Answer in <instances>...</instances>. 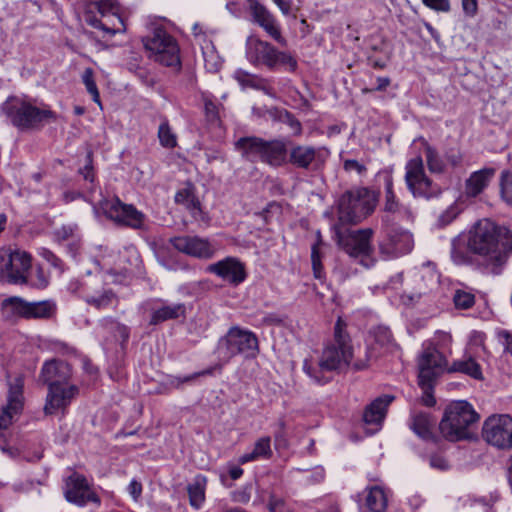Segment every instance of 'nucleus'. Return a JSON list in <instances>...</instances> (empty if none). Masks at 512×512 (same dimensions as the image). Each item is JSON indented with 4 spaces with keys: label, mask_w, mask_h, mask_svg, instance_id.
Instances as JSON below:
<instances>
[{
    "label": "nucleus",
    "mask_w": 512,
    "mask_h": 512,
    "mask_svg": "<svg viewBox=\"0 0 512 512\" xmlns=\"http://www.w3.org/2000/svg\"><path fill=\"white\" fill-rule=\"evenodd\" d=\"M466 246L479 257L486 273L500 275L512 255V231L489 219H481L469 231Z\"/></svg>",
    "instance_id": "obj_1"
},
{
    "label": "nucleus",
    "mask_w": 512,
    "mask_h": 512,
    "mask_svg": "<svg viewBox=\"0 0 512 512\" xmlns=\"http://www.w3.org/2000/svg\"><path fill=\"white\" fill-rule=\"evenodd\" d=\"M347 324L339 317L334 326L333 341L327 344L316 364L305 360L303 371L316 383L325 384L330 381L327 373L347 368L353 357L352 340L346 330Z\"/></svg>",
    "instance_id": "obj_2"
},
{
    "label": "nucleus",
    "mask_w": 512,
    "mask_h": 512,
    "mask_svg": "<svg viewBox=\"0 0 512 512\" xmlns=\"http://www.w3.org/2000/svg\"><path fill=\"white\" fill-rule=\"evenodd\" d=\"M71 378L72 367L66 361L52 359L43 364L39 379L48 387L44 405L46 415H53L59 411L64 413L79 394V387L70 383Z\"/></svg>",
    "instance_id": "obj_3"
},
{
    "label": "nucleus",
    "mask_w": 512,
    "mask_h": 512,
    "mask_svg": "<svg viewBox=\"0 0 512 512\" xmlns=\"http://www.w3.org/2000/svg\"><path fill=\"white\" fill-rule=\"evenodd\" d=\"M378 199L379 193L367 187H356L346 191L337 201L336 224H359L374 212Z\"/></svg>",
    "instance_id": "obj_4"
},
{
    "label": "nucleus",
    "mask_w": 512,
    "mask_h": 512,
    "mask_svg": "<svg viewBox=\"0 0 512 512\" xmlns=\"http://www.w3.org/2000/svg\"><path fill=\"white\" fill-rule=\"evenodd\" d=\"M1 111L20 130L37 129L46 122L56 120V113L47 105L38 107L30 100L18 96L8 97L1 105Z\"/></svg>",
    "instance_id": "obj_5"
},
{
    "label": "nucleus",
    "mask_w": 512,
    "mask_h": 512,
    "mask_svg": "<svg viewBox=\"0 0 512 512\" xmlns=\"http://www.w3.org/2000/svg\"><path fill=\"white\" fill-rule=\"evenodd\" d=\"M479 420V415L472 405L464 400L450 403L439 423L443 438L457 442L471 437L470 427Z\"/></svg>",
    "instance_id": "obj_6"
},
{
    "label": "nucleus",
    "mask_w": 512,
    "mask_h": 512,
    "mask_svg": "<svg viewBox=\"0 0 512 512\" xmlns=\"http://www.w3.org/2000/svg\"><path fill=\"white\" fill-rule=\"evenodd\" d=\"M235 148L247 160L256 159L272 166L281 167L287 163V143L284 139L264 140L256 136L241 137Z\"/></svg>",
    "instance_id": "obj_7"
},
{
    "label": "nucleus",
    "mask_w": 512,
    "mask_h": 512,
    "mask_svg": "<svg viewBox=\"0 0 512 512\" xmlns=\"http://www.w3.org/2000/svg\"><path fill=\"white\" fill-rule=\"evenodd\" d=\"M259 352V340L256 334L237 326L231 327L218 340L216 346L217 358L222 364L229 363L237 355H242L245 359H254Z\"/></svg>",
    "instance_id": "obj_8"
},
{
    "label": "nucleus",
    "mask_w": 512,
    "mask_h": 512,
    "mask_svg": "<svg viewBox=\"0 0 512 512\" xmlns=\"http://www.w3.org/2000/svg\"><path fill=\"white\" fill-rule=\"evenodd\" d=\"M246 57L254 66H265L269 70L284 66L294 72L298 67L297 60L290 53L279 51L269 42L253 36L246 41Z\"/></svg>",
    "instance_id": "obj_9"
},
{
    "label": "nucleus",
    "mask_w": 512,
    "mask_h": 512,
    "mask_svg": "<svg viewBox=\"0 0 512 512\" xmlns=\"http://www.w3.org/2000/svg\"><path fill=\"white\" fill-rule=\"evenodd\" d=\"M418 384L423 390L422 402L431 407L436 403L433 389L437 378L445 371L447 359L436 348H427L419 359Z\"/></svg>",
    "instance_id": "obj_10"
},
{
    "label": "nucleus",
    "mask_w": 512,
    "mask_h": 512,
    "mask_svg": "<svg viewBox=\"0 0 512 512\" xmlns=\"http://www.w3.org/2000/svg\"><path fill=\"white\" fill-rule=\"evenodd\" d=\"M344 225L334 224L333 231L335 239L340 248H342L350 257L360 258L361 264L370 266L368 262L374 251L371 244L374 231L371 228L358 230H343Z\"/></svg>",
    "instance_id": "obj_11"
},
{
    "label": "nucleus",
    "mask_w": 512,
    "mask_h": 512,
    "mask_svg": "<svg viewBox=\"0 0 512 512\" xmlns=\"http://www.w3.org/2000/svg\"><path fill=\"white\" fill-rule=\"evenodd\" d=\"M93 210L97 216L103 213L119 225L135 230H147L148 228L145 214L137 210L132 204L121 202L119 198L113 200L104 198L97 205H93Z\"/></svg>",
    "instance_id": "obj_12"
},
{
    "label": "nucleus",
    "mask_w": 512,
    "mask_h": 512,
    "mask_svg": "<svg viewBox=\"0 0 512 512\" xmlns=\"http://www.w3.org/2000/svg\"><path fill=\"white\" fill-rule=\"evenodd\" d=\"M143 44L146 50L151 53L150 57L155 62L167 67L180 64L178 45L166 30L162 28L154 29L150 35L143 39Z\"/></svg>",
    "instance_id": "obj_13"
},
{
    "label": "nucleus",
    "mask_w": 512,
    "mask_h": 512,
    "mask_svg": "<svg viewBox=\"0 0 512 512\" xmlns=\"http://www.w3.org/2000/svg\"><path fill=\"white\" fill-rule=\"evenodd\" d=\"M379 176L383 178L385 190V200L381 216L382 226H397L401 223L412 221V211L408 206L402 204L394 193L392 172L384 170L379 173Z\"/></svg>",
    "instance_id": "obj_14"
},
{
    "label": "nucleus",
    "mask_w": 512,
    "mask_h": 512,
    "mask_svg": "<svg viewBox=\"0 0 512 512\" xmlns=\"http://www.w3.org/2000/svg\"><path fill=\"white\" fill-rule=\"evenodd\" d=\"M405 183L414 197L431 199L441 194V188L426 175L421 156H416L406 163Z\"/></svg>",
    "instance_id": "obj_15"
},
{
    "label": "nucleus",
    "mask_w": 512,
    "mask_h": 512,
    "mask_svg": "<svg viewBox=\"0 0 512 512\" xmlns=\"http://www.w3.org/2000/svg\"><path fill=\"white\" fill-rule=\"evenodd\" d=\"M1 307L8 318L24 319H48L55 310V305L50 301L29 302L18 296L4 299Z\"/></svg>",
    "instance_id": "obj_16"
},
{
    "label": "nucleus",
    "mask_w": 512,
    "mask_h": 512,
    "mask_svg": "<svg viewBox=\"0 0 512 512\" xmlns=\"http://www.w3.org/2000/svg\"><path fill=\"white\" fill-rule=\"evenodd\" d=\"M483 438L499 449L512 447V418L509 415L490 416L483 425Z\"/></svg>",
    "instance_id": "obj_17"
},
{
    "label": "nucleus",
    "mask_w": 512,
    "mask_h": 512,
    "mask_svg": "<svg viewBox=\"0 0 512 512\" xmlns=\"http://www.w3.org/2000/svg\"><path fill=\"white\" fill-rule=\"evenodd\" d=\"M326 157L327 153L323 148L295 144L288 150L287 163L297 169L315 172L322 168Z\"/></svg>",
    "instance_id": "obj_18"
},
{
    "label": "nucleus",
    "mask_w": 512,
    "mask_h": 512,
    "mask_svg": "<svg viewBox=\"0 0 512 512\" xmlns=\"http://www.w3.org/2000/svg\"><path fill=\"white\" fill-rule=\"evenodd\" d=\"M83 9V17L88 25L96 29H101L111 35H114L117 29L110 28L102 23L98 15L105 17L111 14L117 16L118 21L122 23L119 17V3L117 0H84Z\"/></svg>",
    "instance_id": "obj_19"
},
{
    "label": "nucleus",
    "mask_w": 512,
    "mask_h": 512,
    "mask_svg": "<svg viewBox=\"0 0 512 512\" xmlns=\"http://www.w3.org/2000/svg\"><path fill=\"white\" fill-rule=\"evenodd\" d=\"M385 237L379 243L381 254L388 258H397L408 254L413 248L412 235L397 226L383 227Z\"/></svg>",
    "instance_id": "obj_20"
},
{
    "label": "nucleus",
    "mask_w": 512,
    "mask_h": 512,
    "mask_svg": "<svg viewBox=\"0 0 512 512\" xmlns=\"http://www.w3.org/2000/svg\"><path fill=\"white\" fill-rule=\"evenodd\" d=\"M171 245L179 252L202 260L212 259L216 246L207 238L199 236H177L170 239Z\"/></svg>",
    "instance_id": "obj_21"
},
{
    "label": "nucleus",
    "mask_w": 512,
    "mask_h": 512,
    "mask_svg": "<svg viewBox=\"0 0 512 512\" xmlns=\"http://www.w3.org/2000/svg\"><path fill=\"white\" fill-rule=\"evenodd\" d=\"M1 271L11 284H26L27 273L31 268V256L25 251L15 250L2 256Z\"/></svg>",
    "instance_id": "obj_22"
},
{
    "label": "nucleus",
    "mask_w": 512,
    "mask_h": 512,
    "mask_svg": "<svg viewBox=\"0 0 512 512\" xmlns=\"http://www.w3.org/2000/svg\"><path fill=\"white\" fill-rule=\"evenodd\" d=\"M65 499L78 506H85L88 502L100 505L99 496L91 489L85 476L73 473L65 482Z\"/></svg>",
    "instance_id": "obj_23"
},
{
    "label": "nucleus",
    "mask_w": 512,
    "mask_h": 512,
    "mask_svg": "<svg viewBox=\"0 0 512 512\" xmlns=\"http://www.w3.org/2000/svg\"><path fill=\"white\" fill-rule=\"evenodd\" d=\"M206 271L216 275L232 286L240 285L247 277L245 264L232 256L208 265Z\"/></svg>",
    "instance_id": "obj_24"
},
{
    "label": "nucleus",
    "mask_w": 512,
    "mask_h": 512,
    "mask_svg": "<svg viewBox=\"0 0 512 512\" xmlns=\"http://www.w3.org/2000/svg\"><path fill=\"white\" fill-rule=\"evenodd\" d=\"M495 171L494 168H483L473 172L465 182V194L471 198L480 195L495 175Z\"/></svg>",
    "instance_id": "obj_25"
},
{
    "label": "nucleus",
    "mask_w": 512,
    "mask_h": 512,
    "mask_svg": "<svg viewBox=\"0 0 512 512\" xmlns=\"http://www.w3.org/2000/svg\"><path fill=\"white\" fill-rule=\"evenodd\" d=\"M394 400V396L383 395L372 401L364 410L363 421L366 424L380 425L385 418L388 406Z\"/></svg>",
    "instance_id": "obj_26"
},
{
    "label": "nucleus",
    "mask_w": 512,
    "mask_h": 512,
    "mask_svg": "<svg viewBox=\"0 0 512 512\" xmlns=\"http://www.w3.org/2000/svg\"><path fill=\"white\" fill-rule=\"evenodd\" d=\"M185 317L186 305L184 303L164 305L153 311L150 324L157 325L167 320H176Z\"/></svg>",
    "instance_id": "obj_27"
},
{
    "label": "nucleus",
    "mask_w": 512,
    "mask_h": 512,
    "mask_svg": "<svg viewBox=\"0 0 512 512\" xmlns=\"http://www.w3.org/2000/svg\"><path fill=\"white\" fill-rule=\"evenodd\" d=\"M448 373H462L475 380H482L483 373L480 364L471 356L455 360L451 366L447 367Z\"/></svg>",
    "instance_id": "obj_28"
},
{
    "label": "nucleus",
    "mask_w": 512,
    "mask_h": 512,
    "mask_svg": "<svg viewBox=\"0 0 512 512\" xmlns=\"http://www.w3.org/2000/svg\"><path fill=\"white\" fill-rule=\"evenodd\" d=\"M435 425V420L428 413H417L412 417V422L410 424V428L414 431L416 435L424 440H433V427Z\"/></svg>",
    "instance_id": "obj_29"
},
{
    "label": "nucleus",
    "mask_w": 512,
    "mask_h": 512,
    "mask_svg": "<svg viewBox=\"0 0 512 512\" xmlns=\"http://www.w3.org/2000/svg\"><path fill=\"white\" fill-rule=\"evenodd\" d=\"M206 485V476L198 474L193 478V481L189 483L187 486L189 503L196 510L200 509L205 501Z\"/></svg>",
    "instance_id": "obj_30"
},
{
    "label": "nucleus",
    "mask_w": 512,
    "mask_h": 512,
    "mask_svg": "<svg viewBox=\"0 0 512 512\" xmlns=\"http://www.w3.org/2000/svg\"><path fill=\"white\" fill-rule=\"evenodd\" d=\"M272 456L271 439L269 436L259 438L251 452L245 453L239 458L240 464L255 461L259 458L268 459Z\"/></svg>",
    "instance_id": "obj_31"
},
{
    "label": "nucleus",
    "mask_w": 512,
    "mask_h": 512,
    "mask_svg": "<svg viewBox=\"0 0 512 512\" xmlns=\"http://www.w3.org/2000/svg\"><path fill=\"white\" fill-rule=\"evenodd\" d=\"M371 336L374 339V343L379 345L384 352L393 353L398 350V345L393 339V335L390 329L386 326H377L370 331Z\"/></svg>",
    "instance_id": "obj_32"
},
{
    "label": "nucleus",
    "mask_w": 512,
    "mask_h": 512,
    "mask_svg": "<svg viewBox=\"0 0 512 512\" xmlns=\"http://www.w3.org/2000/svg\"><path fill=\"white\" fill-rule=\"evenodd\" d=\"M423 147L428 170L432 174H443L446 170V164L437 149L431 146L426 140H423Z\"/></svg>",
    "instance_id": "obj_33"
},
{
    "label": "nucleus",
    "mask_w": 512,
    "mask_h": 512,
    "mask_svg": "<svg viewBox=\"0 0 512 512\" xmlns=\"http://www.w3.org/2000/svg\"><path fill=\"white\" fill-rule=\"evenodd\" d=\"M23 379L17 377L9 385L8 402L9 408L14 412H21L23 408Z\"/></svg>",
    "instance_id": "obj_34"
},
{
    "label": "nucleus",
    "mask_w": 512,
    "mask_h": 512,
    "mask_svg": "<svg viewBox=\"0 0 512 512\" xmlns=\"http://www.w3.org/2000/svg\"><path fill=\"white\" fill-rule=\"evenodd\" d=\"M366 506L371 512H385L387 508V497L379 486L369 488L366 497Z\"/></svg>",
    "instance_id": "obj_35"
},
{
    "label": "nucleus",
    "mask_w": 512,
    "mask_h": 512,
    "mask_svg": "<svg viewBox=\"0 0 512 512\" xmlns=\"http://www.w3.org/2000/svg\"><path fill=\"white\" fill-rule=\"evenodd\" d=\"M271 115L275 120L286 124L292 130V134L294 136L302 134V125L300 121L288 110L276 108L271 112Z\"/></svg>",
    "instance_id": "obj_36"
},
{
    "label": "nucleus",
    "mask_w": 512,
    "mask_h": 512,
    "mask_svg": "<svg viewBox=\"0 0 512 512\" xmlns=\"http://www.w3.org/2000/svg\"><path fill=\"white\" fill-rule=\"evenodd\" d=\"M469 250L465 249V243L459 237L452 240L451 243V259L457 265L469 264L472 261V257L469 254Z\"/></svg>",
    "instance_id": "obj_37"
},
{
    "label": "nucleus",
    "mask_w": 512,
    "mask_h": 512,
    "mask_svg": "<svg viewBox=\"0 0 512 512\" xmlns=\"http://www.w3.org/2000/svg\"><path fill=\"white\" fill-rule=\"evenodd\" d=\"M175 202L184 205L192 213L200 211V202L191 188L179 190L175 195Z\"/></svg>",
    "instance_id": "obj_38"
},
{
    "label": "nucleus",
    "mask_w": 512,
    "mask_h": 512,
    "mask_svg": "<svg viewBox=\"0 0 512 512\" xmlns=\"http://www.w3.org/2000/svg\"><path fill=\"white\" fill-rule=\"evenodd\" d=\"M411 283L413 285L412 289H405L404 296L411 302L418 301L421 296L425 294L427 289L424 283V277L419 273H415L411 279Z\"/></svg>",
    "instance_id": "obj_39"
},
{
    "label": "nucleus",
    "mask_w": 512,
    "mask_h": 512,
    "mask_svg": "<svg viewBox=\"0 0 512 512\" xmlns=\"http://www.w3.org/2000/svg\"><path fill=\"white\" fill-rule=\"evenodd\" d=\"M259 26L278 44L286 46L287 40L282 36L280 26L273 15L260 23Z\"/></svg>",
    "instance_id": "obj_40"
},
{
    "label": "nucleus",
    "mask_w": 512,
    "mask_h": 512,
    "mask_svg": "<svg viewBox=\"0 0 512 512\" xmlns=\"http://www.w3.org/2000/svg\"><path fill=\"white\" fill-rule=\"evenodd\" d=\"M158 138L160 144L165 148H174L177 146L176 135L172 132L167 119H163L158 128Z\"/></svg>",
    "instance_id": "obj_41"
},
{
    "label": "nucleus",
    "mask_w": 512,
    "mask_h": 512,
    "mask_svg": "<svg viewBox=\"0 0 512 512\" xmlns=\"http://www.w3.org/2000/svg\"><path fill=\"white\" fill-rule=\"evenodd\" d=\"M248 9L253 18V21L256 24H260L264 22L266 19L270 18L272 14L268 11V9L262 5L258 0H247Z\"/></svg>",
    "instance_id": "obj_42"
},
{
    "label": "nucleus",
    "mask_w": 512,
    "mask_h": 512,
    "mask_svg": "<svg viewBox=\"0 0 512 512\" xmlns=\"http://www.w3.org/2000/svg\"><path fill=\"white\" fill-rule=\"evenodd\" d=\"M318 237L320 238V233H318ZM321 244V240L319 239L316 244L312 246L311 249V262H312V270L313 275L316 279L322 280L325 278L324 268L321 262V254L319 251V245Z\"/></svg>",
    "instance_id": "obj_43"
},
{
    "label": "nucleus",
    "mask_w": 512,
    "mask_h": 512,
    "mask_svg": "<svg viewBox=\"0 0 512 512\" xmlns=\"http://www.w3.org/2000/svg\"><path fill=\"white\" fill-rule=\"evenodd\" d=\"M234 78L242 87H250L253 89H257V87H260L259 85L261 83L262 77L255 74H251L245 70L238 69L234 73Z\"/></svg>",
    "instance_id": "obj_44"
},
{
    "label": "nucleus",
    "mask_w": 512,
    "mask_h": 512,
    "mask_svg": "<svg viewBox=\"0 0 512 512\" xmlns=\"http://www.w3.org/2000/svg\"><path fill=\"white\" fill-rule=\"evenodd\" d=\"M82 81L86 87L87 92L92 96L95 103L100 104V94L94 80V71L92 68H86L82 75Z\"/></svg>",
    "instance_id": "obj_45"
},
{
    "label": "nucleus",
    "mask_w": 512,
    "mask_h": 512,
    "mask_svg": "<svg viewBox=\"0 0 512 512\" xmlns=\"http://www.w3.org/2000/svg\"><path fill=\"white\" fill-rule=\"evenodd\" d=\"M114 299L115 294L112 292V290H105L99 296H88L86 298V302L89 305L96 307L97 309H102L111 305Z\"/></svg>",
    "instance_id": "obj_46"
},
{
    "label": "nucleus",
    "mask_w": 512,
    "mask_h": 512,
    "mask_svg": "<svg viewBox=\"0 0 512 512\" xmlns=\"http://www.w3.org/2000/svg\"><path fill=\"white\" fill-rule=\"evenodd\" d=\"M500 191L503 200L512 205V173L503 171L500 178Z\"/></svg>",
    "instance_id": "obj_47"
},
{
    "label": "nucleus",
    "mask_w": 512,
    "mask_h": 512,
    "mask_svg": "<svg viewBox=\"0 0 512 512\" xmlns=\"http://www.w3.org/2000/svg\"><path fill=\"white\" fill-rule=\"evenodd\" d=\"M210 374H212V369H206V370L201 371V372H195V373H192L190 375L183 376V377L171 376L168 379V384L171 387H173V388L179 389V388L182 387L183 384L190 383V382L194 381L195 379H197L200 376L210 375Z\"/></svg>",
    "instance_id": "obj_48"
},
{
    "label": "nucleus",
    "mask_w": 512,
    "mask_h": 512,
    "mask_svg": "<svg viewBox=\"0 0 512 512\" xmlns=\"http://www.w3.org/2000/svg\"><path fill=\"white\" fill-rule=\"evenodd\" d=\"M453 301L458 309H469L475 303V296L470 292L464 290H456L453 296Z\"/></svg>",
    "instance_id": "obj_49"
},
{
    "label": "nucleus",
    "mask_w": 512,
    "mask_h": 512,
    "mask_svg": "<svg viewBox=\"0 0 512 512\" xmlns=\"http://www.w3.org/2000/svg\"><path fill=\"white\" fill-rule=\"evenodd\" d=\"M274 441L276 448H287L288 440L286 437V423L283 419L277 422V429L274 432Z\"/></svg>",
    "instance_id": "obj_50"
},
{
    "label": "nucleus",
    "mask_w": 512,
    "mask_h": 512,
    "mask_svg": "<svg viewBox=\"0 0 512 512\" xmlns=\"http://www.w3.org/2000/svg\"><path fill=\"white\" fill-rule=\"evenodd\" d=\"M106 322L107 324H110L111 329L114 332V337L119 339L121 341V345L124 346V344L127 343L130 335L128 327L118 322H114L113 320H106Z\"/></svg>",
    "instance_id": "obj_51"
},
{
    "label": "nucleus",
    "mask_w": 512,
    "mask_h": 512,
    "mask_svg": "<svg viewBox=\"0 0 512 512\" xmlns=\"http://www.w3.org/2000/svg\"><path fill=\"white\" fill-rule=\"evenodd\" d=\"M460 213L457 205H450L444 212L438 217V226L445 227L449 225Z\"/></svg>",
    "instance_id": "obj_52"
},
{
    "label": "nucleus",
    "mask_w": 512,
    "mask_h": 512,
    "mask_svg": "<svg viewBox=\"0 0 512 512\" xmlns=\"http://www.w3.org/2000/svg\"><path fill=\"white\" fill-rule=\"evenodd\" d=\"M268 509L270 512H292L285 501L273 492L269 493Z\"/></svg>",
    "instance_id": "obj_53"
},
{
    "label": "nucleus",
    "mask_w": 512,
    "mask_h": 512,
    "mask_svg": "<svg viewBox=\"0 0 512 512\" xmlns=\"http://www.w3.org/2000/svg\"><path fill=\"white\" fill-rule=\"evenodd\" d=\"M377 357L375 353V348L373 346H368L365 351L364 358H357L353 363V368L356 371L364 370L368 367L369 361L371 358Z\"/></svg>",
    "instance_id": "obj_54"
},
{
    "label": "nucleus",
    "mask_w": 512,
    "mask_h": 512,
    "mask_svg": "<svg viewBox=\"0 0 512 512\" xmlns=\"http://www.w3.org/2000/svg\"><path fill=\"white\" fill-rule=\"evenodd\" d=\"M40 255L53 266L55 269L62 273L64 271V263L63 261L57 257L52 251L43 248L40 252Z\"/></svg>",
    "instance_id": "obj_55"
},
{
    "label": "nucleus",
    "mask_w": 512,
    "mask_h": 512,
    "mask_svg": "<svg viewBox=\"0 0 512 512\" xmlns=\"http://www.w3.org/2000/svg\"><path fill=\"white\" fill-rule=\"evenodd\" d=\"M19 413L10 409L9 405L3 407L0 413V430H6L12 424L13 417Z\"/></svg>",
    "instance_id": "obj_56"
},
{
    "label": "nucleus",
    "mask_w": 512,
    "mask_h": 512,
    "mask_svg": "<svg viewBox=\"0 0 512 512\" xmlns=\"http://www.w3.org/2000/svg\"><path fill=\"white\" fill-rule=\"evenodd\" d=\"M496 334L499 342L504 347V351L512 354V334L504 329L498 330Z\"/></svg>",
    "instance_id": "obj_57"
},
{
    "label": "nucleus",
    "mask_w": 512,
    "mask_h": 512,
    "mask_svg": "<svg viewBox=\"0 0 512 512\" xmlns=\"http://www.w3.org/2000/svg\"><path fill=\"white\" fill-rule=\"evenodd\" d=\"M343 168L346 172L355 171L357 174L362 175L367 171L364 164H361L355 159H346L343 162Z\"/></svg>",
    "instance_id": "obj_58"
},
{
    "label": "nucleus",
    "mask_w": 512,
    "mask_h": 512,
    "mask_svg": "<svg viewBox=\"0 0 512 512\" xmlns=\"http://www.w3.org/2000/svg\"><path fill=\"white\" fill-rule=\"evenodd\" d=\"M73 233L74 228L71 225H63L62 227L55 229L53 235L58 242H62L72 237Z\"/></svg>",
    "instance_id": "obj_59"
},
{
    "label": "nucleus",
    "mask_w": 512,
    "mask_h": 512,
    "mask_svg": "<svg viewBox=\"0 0 512 512\" xmlns=\"http://www.w3.org/2000/svg\"><path fill=\"white\" fill-rule=\"evenodd\" d=\"M427 7L441 12H448L450 10L449 0H422Z\"/></svg>",
    "instance_id": "obj_60"
},
{
    "label": "nucleus",
    "mask_w": 512,
    "mask_h": 512,
    "mask_svg": "<svg viewBox=\"0 0 512 512\" xmlns=\"http://www.w3.org/2000/svg\"><path fill=\"white\" fill-rule=\"evenodd\" d=\"M79 173L83 176L86 181L93 182V166H92V153L88 152L86 156V164L79 170Z\"/></svg>",
    "instance_id": "obj_61"
},
{
    "label": "nucleus",
    "mask_w": 512,
    "mask_h": 512,
    "mask_svg": "<svg viewBox=\"0 0 512 512\" xmlns=\"http://www.w3.org/2000/svg\"><path fill=\"white\" fill-rule=\"evenodd\" d=\"M252 486L247 485L243 489L234 492V500L239 503H248L251 498Z\"/></svg>",
    "instance_id": "obj_62"
},
{
    "label": "nucleus",
    "mask_w": 512,
    "mask_h": 512,
    "mask_svg": "<svg viewBox=\"0 0 512 512\" xmlns=\"http://www.w3.org/2000/svg\"><path fill=\"white\" fill-rule=\"evenodd\" d=\"M429 464L432 468L439 470H447L449 468L447 460L441 455L430 456Z\"/></svg>",
    "instance_id": "obj_63"
},
{
    "label": "nucleus",
    "mask_w": 512,
    "mask_h": 512,
    "mask_svg": "<svg viewBox=\"0 0 512 512\" xmlns=\"http://www.w3.org/2000/svg\"><path fill=\"white\" fill-rule=\"evenodd\" d=\"M462 2V9L465 13V15L469 17H473L476 15L478 10V3L477 0H461Z\"/></svg>",
    "instance_id": "obj_64"
}]
</instances>
